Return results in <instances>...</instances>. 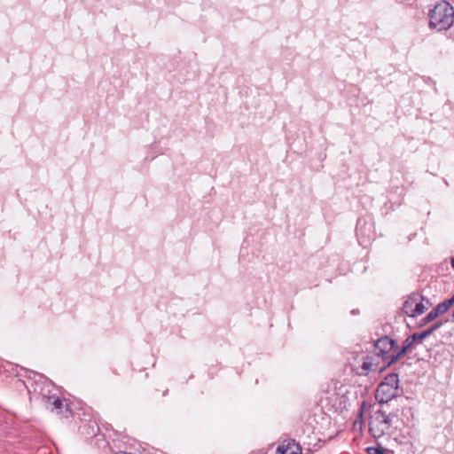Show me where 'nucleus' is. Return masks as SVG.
<instances>
[{
    "label": "nucleus",
    "instance_id": "nucleus-14",
    "mask_svg": "<svg viewBox=\"0 0 454 454\" xmlns=\"http://www.w3.org/2000/svg\"><path fill=\"white\" fill-rule=\"evenodd\" d=\"M452 266H453V268H454V259L452 260Z\"/></svg>",
    "mask_w": 454,
    "mask_h": 454
},
{
    "label": "nucleus",
    "instance_id": "nucleus-9",
    "mask_svg": "<svg viewBox=\"0 0 454 454\" xmlns=\"http://www.w3.org/2000/svg\"><path fill=\"white\" fill-rule=\"evenodd\" d=\"M442 325V322L439 321V322H436L435 324H434L431 327H429L428 329H427L425 332V333H427V336L428 337L429 335H431L434 331H436L437 329H439L441 326Z\"/></svg>",
    "mask_w": 454,
    "mask_h": 454
},
{
    "label": "nucleus",
    "instance_id": "nucleus-10",
    "mask_svg": "<svg viewBox=\"0 0 454 454\" xmlns=\"http://www.w3.org/2000/svg\"><path fill=\"white\" fill-rule=\"evenodd\" d=\"M412 336L415 337V341H419V342H422V340L427 337V333H425V332H422L420 333H414V334H412Z\"/></svg>",
    "mask_w": 454,
    "mask_h": 454
},
{
    "label": "nucleus",
    "instance_id": "nucleus-3",
    "mask_svg": "<svg viewBox=\"0 0 454 454\" xmlns=\"http://www.w3.org/2000/svg\"><path fill=\"white\" fill-rule=\"evenodd\" d=\"M392 423V417L382 411H375L370 418L369 429L374 438L387 434Z\"/></svg>",
    "mask_w": 454,
    "mask_h": 454
},
{
    "label": "nucleus",
    "instance_id": "nucleus-13",
    "mask_svg": "<svg viewBox=\"0 0 454 454\" xmlns=\"http://www.w3.org/2000/svg\"><path fill=\"white\" fill-rule=\"evenodd\" d=\"M363 368H364V370H368V369L370 368V364H367V363H364V364H363Z\"/></svg>",
    "mask_w": 454,
    "mask_h": 454
},
{
    "label": "nucleus",
    "instance_id": "nucleus-6",
    "mask_svg": "<svg viewBox=\"0 0 454 454\" xmlns=\"http://www.w3.org/2000/svg\"><path fill=\"white\" fill-rule=\"evenodd\" d=\"M449 309V306L444 301L439 303L421 320L420 325H425L429 322L434 320L439 315L445 313Z\"/></svg>",
    "mask_w": 454,
    "mask_h": 454
},
{
    "label": "nucleus",
    "instance_id": "nucleus-4",
    "mask_svg": "<svg viewBox=\"0 0 454 454\" xmlns=\"http://www.w3.org/2000/svg\"><path fill=\"white\" fill-rule=\"evenodd\" d=\"M395 345V342L389 337H382L376 341L374 345V353L376 356L382 357L384 360H387L388 364H392V356L396 355Z\"/></svg>",
    "mask_w": 454,
    "mask_h": 454
},
{
    "label": "nucleus",
    "instance_id": "nucleus-8",
    "mask_svg": "<svg viewBox=\"0 0 454 454\" xmlns=\"http://www.w3.org/2000/svg\"><path fill=\"white\" fill-rule=\"evenodd\" d=\"M415 337L411 335L403 342V348L396 351V355L392 356L391 362H395L400 356L405 354L414 344Z\"/></svg>",
    "mask_w": 454,
    "mask_h": 454
},
{
    "label": "nucleus",
    "instance_id": "nucleus-12",
    "mask_svg": "<svg viewBox=\"0 0 454 454\" xmlns=\"http://www.w3.org/2000/svg\"><path fill=\"white\" fill-rule=\"evenodd\" d=\"M444 302L449 306V308H450V306L454 304V294L450 299L445 301Z\"/></svg>",
    "mask_w": 454,
    "mask_h": 454
},
{
    "label": "nucleus",
    "instance_id": "nucleus-2",
    "mask_svg": "<svg viewBox=\"0 0 454 454\" xmlns=\"http://www.w3.org/2000/svg\"><path fill=\"white\" fill-rule=\"evenodd\" d=\"M399 379L397 374L391 373L385 377L378 386L375 398L380 403H387L397 395Z\"/></svg>",
    "mask_w": 454,
    "mask_h": 454
},
{
    "label": "nucleus",
    "instance_id": "nucleus-11",
    "mask_svg": "<svg viewBox=\"0 0 454 454\" xmlns=\"http://www.w3.org/2000/svg\"><path fill=\"white\" fill-rule=\"evenodd\" d=\"M53 405H54V408L57 409V410H59L61 409L63 403H62V401L59 398H56L53 402Z\"/></svg>",
    "mask_w": 454,
    "mask_h": 454
},
{
    "label": "nucleus",
    "instance_id": "nucleus-5",
    "mask_svg": "<svg viewBox=\"0 0 454 454\" xmlns=\"http://www.w3.org/2000/svg\"><path fill=\"white\" fill-rule=\"evenodd\" d=\"M422 297L419 294L409 296L403 305V311L409 317H415L423 314L427 310Z\"/></svg>",
    "mask_w": 454,
    "mask_h": 454
},
{
    "label": "nucleus",
    "instance_id": "nucleus-7",
    "mask_svg": "<svg viewBox=\"0 0 454 454\" xmlns=\"http://www.w3.org/2000/svg\"><path fill=\"white\" fill-rule=\"evenodd\" d=\"M275 454H301V448L294 442L283 443L277 448Z\"/></svg>",
    "mask_w": 454,
    "mask_h": 454
},
{
    "label": "nucleus",
    "instance_id": "nucleus-1",
    "mask_svg": "<svg viewBox=\"0 0 454 454\" xmlns=\"http://www.w3.org/2000/svg\"><path fill=\"white\" fill-rule=\"evenodd\" d=\"M454 23L453 7L446 1L436 4L429 13V25L439 31L449 28Z\"/></svg>",
    "mask_w": 454,
    "mask_h": 454
},
{
    "label": "nucleus",
    "instance_id": "nucleus-15",
    "mask_svg": "<svg viewBox=\"0 0 454 454\" xmlns=\"http://www.w3.org/2000/svg\"><path fill=\"white\" fill-rule=\"evenodd\" d=\"M453 317H454V311H453Z\"/></svg>",
    "mask_w": 454,
    "mask_h": 454
}]
</instances>
